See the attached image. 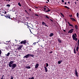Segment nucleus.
I'll return each instance as SVG.
<instances>
[{"label": "nucleus", "instance_id": "393cba45", "mask_svg": "<svg viewBox=\"0 0 79 79\" xmlns=\"http://www.w3.org/2000/svg\"><path fill=\"white\" fill-rule=\"evenodd\" d=\"M6 6L10 7V5L9 4H7L6 5Z\"/></svg>", "mask_w": 79, "mask_h": 79}, {"label": "nucleus", "instance_id": "20e7f679", "mask_svg": "<svg viewBox=\"0 0 79 79\" xmlns=\"http://www.w3.org/2000/svg\"><path fill=\"white\" fill-rule=\"evenodd\" d=\"M73 31H74V29H71L69 31L68 33H72V32H73Z\"/></svg>", "mask_w": 79, "mask_h": 79}, {"label": "nucleus", "instance_id": "1a4fd4ad", "mask_svg": "<svg viewBox=\"0 0 79 79\" xmlns=\"http://www.w3.org/2000/svg\"><path fill=\"white\" fill-rule=\"evenodd\" d=\"M25 68L27 69H30V68H31V67L29 66H26Z\"/></svg>", "mask_w": 79, "mask_h": 79}, {"label": "nucleus", "instance_id": "4468645a", "mask_svg": "<svg viewBox=\"0 0 79 79\" xmlns=\"http://www.w3.org/2000/svg\"><path fill=\"white\" fill-rule=\"evenodd\" d=\"M6 18H9V19H10L11 18H10V15L7 16Z\"/></svg>", "mask_w": 79, "mask_h": 79}, {"label": "nucleus", "instance_id": "58836bf2", "mask_svg": "<svg viewBox=\"0 0 79 79\" xmlns=\"http://www.w3.org/2000/svg\"><path fill=\"white\" fill-rule=\"evenodd\" d=\"M44 7H46L47 8H48V7H47V6H44Z\"/></svg>", "mask_w": 79, "mask_h": 79}, {"label": "nucleus", "instance_id": "8fccbe9b", "mask_svg": "<svg viewBox=\"0 0 79 79\" xmlns=\"http://www.w3.org/2000/svg\"><path fill=\"white\" fill-rule=\"evenodd\" d=\"M65 4L66 5V2H65Z\"/></svg>", "mask_w": 79, "mask_h": 79}, {"label": "nucleus", "instance_id": "6e6d98bb", "mask_svg": "<svg viewBox=\"0 0 79 79\" xmlns=\"http://www.w3.org/2000/svg\"><path fill=\"white\" fill-rule=\"evenodd\" d=\"M29 10H30V11H31V9H29Z\"/></svg>", "mask_w": 79, "mask_h": 79}, {"label": "nucleus", "instance_id": "864d4df0", "mask_svg": "<svg viewBox=\"0 0 79 79\" xmlns=\"http://www.w3.org/2000/svg\"><path fill=\"white\" fill-rule=\"evenodd\" d=\"M68 3H69H69H70V2H68Z\"/></svg>", "mask_w": 79, "mask_h": 79}, {"label": "nucleus", "instance_id": "a18cd8bd", "mask_svg": "<svg viewBox=\"0 0 79 79\" xmlns=\"http://www.w3.org/2000/svg\"><path fill=\"white\" fill-rule=\"evenodd\" d=\"M47 1H48V2H49V0H47Z\"/></svg>", "mask_w": 79, "mask_h": 79}, {"label": "nucleus", "instance_id": "a878e982", "mask_svg": "<svg viewBox=\"0 0 79 79\" xmlns=\"http://www.w3.org/2000/svg\"><path fill=\"white\" fill-rule=\"evenodd\" d=\"M69 25L70 26H72L73 27V25H72V24H69Z\"/></svg>", "mask_w": 79, "mask_h": 79}, {"label": "nucleus", "instance_id": "338daca9", "mask_svg": "<svg viewBox=\"0 0 79 79\" xmlns=\"http://www.w3.org/2000/svg\"><path fill=\"white\" fill-rule=\"evenodd\" d=\"M41 47H42V45L41 46Z\"/></svg>", "mask_w": 79, "mask_h": 79}, {"label": "nucleus", "instance_id": "c03bdc74", "mask_svg": "<svg viewBox=\"0 0 79 79\" xmlns=\"http://www.w3.org/2000/svg\"><path fill=\"white\" fill-rule=\"evenodd\" d=\"M4 16L5 17H6H6H7V16H6V15H5Z\"/></svg>", "mask_w": 79, "mask_h": 79}, {"label": "nucleus", "instance_id": "5fc2aeb1", "mask_svg": "<svg viewBox=\"0 0 79 79\" xmlns=\"http://www.w3.org/2000/svg\"><path fill=\"white\" fill-rule=\"evenodd\" d=\"M44 10H46V9L45 8H44Z\"/></svg>", "mask_w": 79, "mask_h": 79}, {"label": "nucleus", "instance_id": "f3484780", "mask_svg": "<svg viewBox=\"0 0 79 79\" xmlns=\"http://www.w3.org/2000/svg\"><path fill=\"white\" fill-rule=\"evenodd\" d=\"M60 15L62 16H63V17H64V15H63V14L62 13H60Z\"/></svg>", "mask_w": 79, "mask_h": 79}, {"label": "nucleus", "instance_id": "0e129e2a", "mask_svg": "<svg viewBox=\"0 0 79 79\" xmlns=\"http://www.w3.org/2000/svg\"><path fill=\"white\" fill-rule=\"evenodd\" d=\"M77 0V1H78V0Z\"/></svg>", "mask_w": 79, "mask_h": 79}, {"label": "nucleus", "instance_id": "bb28decb", "mask_svg": "<svg viewBox=\"0 0 79 79\" xmlns=\"http://www.w3.org/2000/svg\"><path fill=\"white\" fill-rule=\"evenodd\" d=\"M50 11V10H48L46 11L45 12H48V11Z\"/></svg>", "mask_w": 79, "mask_h": 79}, {"label": "nucleus", "instance_id": "5701e85b", "mask_svg": "<svg viewBox=\"0 0 79 79\" xmlns=\"http://www.w3.org/2000/svg\"><path fill=\"white\" fill-rule=\"evenodd\" d=\"M58 42H60V43H61V41L60 40H58Z\"/></svg>", "mask_w": 79, "mask_h": 79}, {"label": "nucleus", "instance_id": "2eb2a0df", "mask_svg": "<svg viewBox=\"0 0 79 79\" xmlns=\"http://www.w3.org/2000/svg\"><path fill=\"white\" fill-rule=\"evenodd\" d=\"M74 53L76 54V48H75L74 49Z\"/></svg>", "mask_w": 79, "mask_h": 79}, {"label": "nucleus", "instance_id": "de8ad7c7", "mask_svg": "<svg viewBox=\"0 0 79 79\" xmlns=\"http://www.w3.org/2000/svg\"><path fill=\"white\" fill-rule=\"evenodd\" d=\"M68 23L69 25L70 24L69 22H68Z\"/></svg>", "mask_w": 79, "mask_h": 79}, {"label": "nucleus", "instance_id": "2f4dec72", "mask_svg": "<svg viewBox=\"0 0 79 79\" xmlns=\"http://www.w3.org/2000/svg\"><path fill=\"white\" fill-rule=\"evenodd\" d=\"M36 44V43H33V44H34V45H35Z\"/></svg>", "mask_w": 79, "mask_h": 79}, {"label": "nucleus", "instance_id": "423d86ee", "mask_svg": "<svg viewBox=\"0 0 79 79\" xmlns=\"http://www.w3.org/2000/svg\"><path fill=\"white\" fill-rule=\"evenodd\" d=\"M23 47V45H19V48H17V50H21V48Z\"/></svg>", "mask_w": 79, "mask_h": 79}, {"label": "nucleus", "instance_id": "a19ab883", "mask_svg": "<svg viewBox=\"0 0 79 79\" xmlns=\"http://www.w3.org/2000/svg\"><path fill=\"white\" fill-rule=\"evenodd\" d=\"M63 31H64V32H66V31L65 30H63Z\"/></svg>", "mask_w": 79, "mask_h": 79}, {"label": "nucleus", "instance_id": "7ed1b4c3", "mask_svg": "<svg viewBox=\"0 0 79 79\" xmlns=\"http://www.w3.org/2000/svg\"><path fill=\"white\" fill-rule=\"evenodd\" d=\"M73 39V40H75L76 41L77 40V39L76 37V36H75V35L74 34H73L72 36Z\"/></svg>", "mask_w": 79, "mask_h": 79}, {"label": "nucleus", "instance_id": "ddd939ff", "mask_svg": "<svg viewBox=\"0 0 79 79\" xmlns=\"http://www.w3.org/2000/svg\"><path fill=\"white\" fill-rule=\"evenodd\" d=\"M53 34L52 33H51L49 35L50 37H52V36H53Z\"/></svg>", "mask_w": 79, "mask_h": 79}, {"label": "nucleus", "instance_id": "f704fd0d", "mask_svg": "<svg viewBox=\"0 0 79 79\" xmlns=\"http://www.w3.org/2000/svg\"><path fill=\"white\" fill-rule=\"evenodd\" d=\"M34 77H32L31 78H30V79H34Z\"/></svg>", "mask_w": 79, "mask_h": 79}, {"label": "nucleus", "instance_id": "f257e3e1", "mask_svg": "<svg viewBox=\"0 0 79 79\" xmlns=\"http://www.w3.org/2000/svg\"><path fill=\"white\" fill-rule=\"evenodd\" d=\"M14 63V61H10L9 64V67H11V69H13L14 68H15V67H16V64H13Z\"/></svg>", "mask_w": 79, "mask_h": 79}, {"label": "nucleus", "instance_id": "3c124183", "mask_svg": "<svg viewBox=\"0 0 79 79\" xmlns=\"http://www.w3.org/2000/svg\"><path fill=\"white\" fill-rule=\"evenodd\" d=\"M50 20L51 21H53V20H51V19H50Z\"/></svg>", "mask_w": 79, "mask_h": 79}, {"label": "nucleus", "instance_id": "6e6552de", "mask_svg": "<svg viewBox=\"0 0 79 79\" xmlns=\"http://www.w3.org/2000/svg\"><path fill=\"white\" fill-rule=\"evenodd\" d=\"M39 64H37L36 65H35V68L37 69L38 68V67H39Z\"/></svg>", "mask_w": 79, "mask_h": 79}, {"label": "nucleus", "instance_id": "603ef678", "mask_svg": "<svg viewBox=\"0 0 79 79\" xmlns=\"http://www.w3.org/2000/svg\"><path fill=\"white\" fill-rule=\"evenodd\" d=\"M77 52H78V49H76Z\"/></svg>", "mask_w": 79, "mask_h": 79}, {"label": "nucleus", "instance_id": "cd10ccee", "mask_svg": "<svg viewBox=\"0 0 79 79\" xmlns=\"http://www.w3.org/2000/svg\"><path fill=\"white\" fill-rule=\"evenodd\" d=\"M2 54V51L1 50H0V55Z\"/></svg>", "mask_w": 79, "mask_h": 79}, {"label": "nucleus", "instance_id": "680f3d73", "mask_svg": "<svg viewBox=\"0 0 79 79\" xmlns=\"http://www.w3.org/2000/svg\"><path fill=\"white\" fill-rule=\"evenodd\" d=\"M25 11H26V12H27V11L25 10Z\"/></svg>", "mask_w": 79, "mask_h": 79}, {"label": "nucleus", "instance_id": "c85d7f7f", "mask_svg": "<svg viewBox=\"0 0 79 79\" xmlns=\"http://www.w3.org/2000/svg\"><path fill=\"white\" fill-rule=\"evenodd\" d=\"M78 49H79V47L77 46L76 49L78 50Z\"/></svg>", "mask_w": 79, "mask_h": 79}, {"label": "nucleus", "instance_id": "412c9836", "mask_svg": "<svg viewBox=\"0 0 79 79\" xmlns=\"http://www.w3.org/2000/svg\"><path fill=\"white\" fill-rule=\"evenodd\" d=\"M10 52L8 53L7 55V56H9V55H10Z\"/></svg>", "mask_w": 79, "mask_h": 79}, {"label": "nucleus", "instance_id": "69168bd1", "mask_svg": "<svg viewBox=\"0 0 79 79\" xmlns=\"http://www.w3.org/2000/svg\"><path fill=\"white\" fill-rule=\"evenodd\" d=\"M65 21H66V19H65Z\"/></svg>", "mask_w": 79, "mask_h": 79}, {"label": "nucleus", "instance_id": "13d9d810", "mask_svg": "<svg viewBox=\"0 0 79 79\" xmlns=\"http://www.w3.org/2000/svg\"><path fill=\"white\" fill-rule=\"evenodd\" d=\"M1 79H3V77H2L1 78Z\"/></svg>", "mask_w": 79, "mask_h": 79}, {"label": "nucleus", "instance_id": "f03ea898", "mask_svg": "<svg viewBox=\"0 0 79 79\" xmlns=\"http://www.w3.org/2000/svg\"><path fill=\"white\" fill-rule=\"evenodd\" d=\"M29 56H31L32 57L34 56V55H33L28 54L23 57V58H29Z\"/></svg>", "mask_w": 79, "mask_h": 79}, {"label": "nucleus", "instance_id": "9b49d317", "mask_svg": "<svg viewBox=\"0 0 79 79\" xmlns=\"http://www.w3.org/2000/svg\"><path fill=\"white\" fill-rule=\"evenodd\" d=\"M63 62V60L59 61L58 62V64H61V62Z\"/></svg>", "mask_w": 79, "mask_h": 79}, {"label": "nucleus", "instance_id": "4d7b16f0", "mask_svg": "<svg viewBox=\"0 0 79 79\" xmlns=\"http://www.w3.org/2000/svg\"><path fill=\"white\" fill-rule=\"evenodd\" d=\"M77 45H78V46H79V43H78Z\"/></svg>", "mask_w": 79, "mask_h": 79}, {"label": "nucleus", "instance_id": "c9c22d12", "mask_svg": "<svg viewBox=\"0 0 79 79\" xmlns=\"http://www.w3.org/2000/svg\"><path fill=\"white\" fill-rule=\"evenodd\" d=\"M64 0H62V3H64Z\"/></svg>", "mask_w": 79, "mask_h": 79}, {"label": "nucleus", "instance_id": "4c0bfd02", "mask_svg": "<svg viewBox=\"0 0 79 79\" xmlns=\"http://www.w3.org/2000/svg\"><path fill=\"white\" fill-rule=\"evenodd\" d=\"M44 25L45 26H47V25H46V23H45Z\"/></svg>", "mask_w": 79, "mask_h": 79}, {"label": "nucleus", "instance_id": "0eeeda50", "mask_svg": "<svg viewBox=\"0 0 79 79\" xmlns=\"http://www.w3.org/2000/svg\"><path fill=\"white\" fill-rule=\"evenodd\" d=\"M75 74L77 77H78V75H77V70L76 69L75 70Z\"/></svg>", "mask_w": 79, "mask_h": 79}, {"label": "nucleus", "instance_id": "f8f14e48", "mask_svg": "<svg viewBox=\"0 0 79 79\" xmlns=\"http://www.w3.org/2000/svg\"><path fill=\"white\" fill-rule=\"evenodd\" d=\"M45 71L46 72H47L48 71V70H47V68L46 67H44Z\"/></svg>", "mask_w": 79, "mask_h": 79}, {"label": "nucleus", "instance_id": "79ce46f5", "mask_svg": "<svg viewBox=\"0 0 79 79\" xmlns=\"http://www.w3.org/2000/svg\"><path fill=\"white\" fill-rule=\"evenodd\" d=\"M10 79H13V77H12L10 78Z\"/></svg>", "mask_w": 79, "mask_h": 79}, {"label": "nucleus", "instance_id": "052dcab7", "mask_svg": "<svg viewBox=\"0 0 79 79\" xmlns=\"http://www.w3.org/2000/svg\"><path fill=\"white\" fill-rule=\"evenodd\" d=\"M75 3L76 5V2H75Z\"/></svg>", "mask_w": 79, "mask_h": 79}, {"label": "nucleus", "instance_id": "6ab92c4d", "mask_svg": "<svg viewBox=\"0 0 79 79\" xmlns=\"http://www.w3.org/2000/svg\"><path fill=\"white\" fill-rule=\"evenodd\" d=\"M65 8H67V9H69V7L67 6H64Z\"/></svg>", "mask_w": 79, "mask_h": 79}, {"label": "nucleus", "instance_id": "b1692460", "mask_svg": "<svg viewBox=\"0 0 79 79\" xmlns=\"http://www.w3.org/2000/svg\"><path fill=\"white\" fill-rule=\"evenodd\" d=\"M46 67H48V63H46Z\"/></svg>", "mask_w": 79, "mask_h": 79}, {"label": "nucleus", "instance_id": "37998d69", "mask_svg": "<svg viewBox=\"0 0 79 79\" xmlns=\"http://www.w3.org/2000/svg\"><path fill=\"white\" fill-rule=\"evenodd\" d=\"M4 77V75H3L2 76V78H3V77Z\"/></svg>", "mask_w": 79, "mask_h": 79}, {"label": "nucleus", "instance_id": "9d476101", "mask_svg": "<svg viewBox=\"0 0 79 79\" xmlns=\"http://www.w3.org/2000/svg\"><path fill=\"white\" fill-rule=\"evenodd\" d=\"M70 19H71L72 21H76V20H75L74 19H73V18H71Z\"/></svg>", "mask_w": 79, "mask_h": 79}, {"label": "nucleus", "instance_id": "aec40b11", "mask_svg": "<svg viewBox=\"0 0 79 79\" xmlns=\"http://www.w3.org/2000/svg\"><path fill=\"white\" fill-rule=\"evenodd\" d=\"M77 18H79V17L78 16H79V13H77Z\"/></svg>", "mask_w": 79, "mask_h": 79}, {"label": "nucleus", "instance_id": "bf43d9fd", "mask_svg": "<svg viewBox=\"0 0 79 79\" xmlns=\"http://www.w3.org/2000/svg\"><path fill=\"white\" fill-rule=\"evenodd\" d=\"M10 0H8V2H10Z\"/></svg>", "mask_w": 79, "mask_h": 79}, {"label": "nucleus", "instance_id": "a211bd4d", "mask_svg": "<svg viewBox=\"0 0 79 79\" xmlns=\"http://www.w3.org/2000/svg\"><path fill=\"white\" fill-rule=\"evenodd\" d=\"M75 27L77 29V25H75Z\"/></svg>", "mask_w": 79, "mask_h": 79}, {"label": "nucleus", "instance_id": "4be33fe9", "mask_svg": "<svg viewBox=\"0 0 79 79\" xmlns=\"http://www.w3.org/2000/svg\"><path fill=\"white\" fill-rule=\"evenodd\" d=\"M18 5L20 6H21V4H20V3L19 2L18 3Z\"/></svg>", "mask_w": 79, "mask_h": 79}, {"label": "nucleus", "instance_id": "72a5a7b5", "mask_svg": "<svg viewBox=\"0 0 79 79\" xmlns=\"http://www.w3.org/2000/svg\"><path fill=\"white\" fill-rule=\"evenodd\" d=\"M35 8H36V9H37V8H38V7H36V6H35Z\"/></svg>", "mask_w": 79, "mask_h": 79}, {"label": "nucleus", "instance_id": "473e14b6", "mask_svg": "<svg viewBox=\"0 0 79 79\" xmlns=\"http://www.w3.org/2000/svg\"><path fill=\"white\" fill-rule=\"evenodd\" d=\"M74 35H75L76 37H77V35H76V34L74 33Z\"/></svg>", "mask_w": 79, "mask_h": 79}, {"label": "nucleus", "instance_id": "ea45409f", "mask_svg": "<svg viewBox=\"0 0 79 79\" xmlns=\"http://www.w3.org/2000/svg\"><path fill=\"white\" fill-rule=\"evenodd\" d=\"M5 14H6V12H5V13H4Z\"/></svg>", "mask_w": 79, "mask_h": 79}, {"label": "nucleus", "instance_id": "49530a36", "mask_svg": "<svg viewBox=\"0 0 79 79\" xmlns=\"http://www.w3.org/2000/svg\"><path fill=\"white\" fill-rule=\"evenodd\" d=\"M69 16H70V17H71L72 16V15H71L70 16L69 15Z\"/></svg>", "mask_w": 79, "mask_h": 79}, {"label": "nucleus", "instance_id": "39448f33", "mask_svg": "<svg viewBox=\"0 0 79 79\" xmlns=\"http://www.w3.org/2000/svg\"><path fill=\"white\" fill-rule=\"evenodd\" d=\"M21 44H26V40H25L24 41H23L21 42Z\"/></svg>", "mask_w": 79, "mask_h": 79}, {"label": "nucleus", "instance_id": "c756f323", "mask_svg": "<svg viewBox=\"0 0 79 79\" xmlns=\"http://www.w3.org/2000/svg\"><path fill=\"white\" fill-rule=\"evenodd\" d=\"M46 17L48 18V19H49L50 18L49 17H48V16H46Z\"/></svg>", "mask_w": 79, "mask_h": 79}, {"label": "nucleus", "instance_id": "dca6fc26", "mask_svg": "<svg viewBox=\"0 0 79 79\" xmlns=\"http://www.w3.org/2000/svg\"><path fill=\"white\" fill-rule=\"evenodd\" d=\"M42 25H45V23L44 22H42Z\"/></svg>", "mask_w": 79, "mask_h": 79}, {"label": "nucleus", "instance_id": "7c9ffc66", "mask_svg": "<svg viewBox=\"0 0 79 79\" xmlns=\"http://www.w3.org/2000/svg\"><path fill=\"white\" fill-rule=\"evenodd\" d=\"M35 16H39L37 14H35Z\"/></svg>", "mask_w": 79, "mask_h": 79}, {"label": "nucleus", "instance_id": "e2e57ef3", "mask_svg": "<svg viewBox=\"0 0 79 79\" xmlns=\"http://www.w3.org/2000/svg\"><path fill=\"white\" fill-rule=\"evenodd\" d=\"M46 3H48V2H46Z\"/></svg>", "mask_w": 79, "mask_h": 79}, {"label": "nucleus", "instance_id": "09e8293b", "mask_svg": "<svg viewBox=\"0 0 79 79\" xmlns=\"http://www.w3.org/2000/svg\"><path fill=\"white\" fill-rule=\"evenodd\" d=\"M79 40H78V43H79Z\"/></svg>", "mask_w": 79, "mask_h": 79}, {"label": "nucleus", "instance_id": "e433bc0d", "mask_svg": "<svg viewBox=\"0 0 79 79\" xmlns=\"http://www.w3.org/2000/svg\"><path fill=\"white\" fill-rule=\"evenodd\" d=\"M53 53V52L51 51V52H50V53Z\"/></svg>", "mask_w": 79, "mask_h": 79}]
</instances>
